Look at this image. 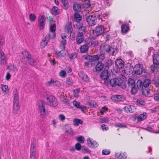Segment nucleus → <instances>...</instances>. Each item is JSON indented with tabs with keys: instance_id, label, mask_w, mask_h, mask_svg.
<instances>
[{
	"instance_id": "23",
	"label": "nucleus",
	"mask_w": 159,
	"mask_h": 159,
	"mask_svg": "<svg viewBox=\"0 0 159 159\" xmlns=\"http://www.w3.org/2000/svg\"><path fill=\"white\" fill-rule=\"evenodd\" d=\"M111 99L114 101H122L123 100L122 97L120 95H113L111 97Z\"/></svg>"
},
{
	"instance_id": "40",
	"label": "nucleus",
	"mask_w": 159,
	"mask_h": 159,
	"mask_svg": "<svg viewBox=\"0 0 159 159\" xmlns=\"http://www.w3.org/2000/svg\"><path fill=\"white\" fill-rule=\"evenodd\" d=\"M85 59L88 60V61H86L84 62V66L85 67H88L89 65V55H87L83 56Z\"/></svg>"
},
{
	"instance_id": "36",
	"label": "nucleus",
	"mask_w": 159,
	"mask_h": 159,
	"mask_svg": "<svg viewBox=\"0 0 159 159\" xmlns=\"http://www.w3.org/2000/svg\"><path fill=\"white\" fill-rule=\"evenodd\" d=\"M151 70L153 72L158 71L159 70V64H153V65H151Z\"/></svg>"
},
{
	"instance_id": "22",
	"label": "nucleus",
	"mask_w": 159,
	"mask_h": 159,
	"mask_svg": "<svg viewBox=\"0 0 159 159\" xmlns=\"http://www.w3.org/2000/svg\"><path fill=\"white\" fill-rule=\"evenodd\" d=\"M78 75L80 77L85 81H88L89 78L88 76L82 71H80L78 73Z\"/></svg>"
},
{
	"instance_id": "11",
	"label": "nucleus",
	"mask_w": 159,
	"mask_h": 159,
	"mask_svg": "<svg viewBox=\"0 0 159 159\" xmlns=\"http://www.w3.org/2000/svg\"><path fill=\"white\" fill-rule=\"evenodd\" d=\"M110 47L111 46L106 43L102 44L100 46L101 54L109 53L110 52Z\"/></svg>"
},
{
	"instance_id": "2",
	"label": "nucleus",
	"mask_w": 159,
	"mask_h": 159,
	"mask_svg": "<svg viewBox=\"0 0 159 159\" xmlns=\"http://www.w3.org/2000/svg\"><path fill=\"white\" fill-rule=\"evenodd\" d=\"M109 84L112 87L118 86L123 89L126 88L125 82L120 78H112L110 80Z\"/></svg>"
},
{
	"instance_id": "43",
	"label": "nucleus",
	"mask_w": 159,
	"mask_h": 159,
	"mask_svg": "<svg viewBox=\"0 0 159 159\" xmlns=\"http://www.w3.org/2000/svg\"><path fill=\"white\" fill-rule=\"evenodd\" d=\"M115 155L116 157H117L118 159H124L126 157V155L123 153L119 154V153H116Z\"/></svg>"
},
{
	"instance_id": "24",
	"label": "nucleus",
	"mask_w": 159,
	"mask_h": 159,
	"mask_svg": "<svg viewBox=\"0 0 159 159\" xmlns=\"http://www.w3.org/2000/svg\"><path fill=\"white\" fill-rule=\"evenodd\" d=\"M73 9L75 11L80 12L81 10V6L79 3H75L73 5Z\"/></svg>"
},
{
	"instance_id": "5",
	"label": "nucleus",
	"mask_w": 159,
	"mask_h": 159,
	"mask_svg": "<svg viewBox=\"0 0 159 159\" xmlns=\"http://www.w3.org/2000/svg\"><path fill=\"white\" fill-rule=\"evenodd\" d=\"M47 100V104L50 106L54 107H57L58 105L56 98L54 96L49 94H47L46 96Z\"/></svg>"
},
{
	"instance_id": "53",
	"label": "nucleus",
	"mask_w": 159,
	"mask_h": 159,
	"mask_svg": "<svg viewBox=\"0 0 159 159\" xmlns=\"http://www.w3.org/2000/svg\"><path fill=\"white\" fill-rule=\"evenodd\" d=\"M59 74L60 76L62 77H65L66 76V72L64 70H61L60 73Z\"/></svg>"
},
{
	"instance_id": "35",
	"label": "nucleus",
	"mask_w": 159,
	"mask_h": 159,
	"mask_svg": "<svg viewBox=\"0 0 159 159\" xmlns=\"http://www.w3.org/2000/svg\"><path fill=\"white\" fill-rule=\"evenodd\" d=\"M7 67L9 70L13 71H17L18 70V69L16 66L11 64H10L7 66Z\"/></svg>"
},
{
	"instance_id": "1",
	"label": "nucleus",
	"mask_w": 159,
	"mask_h": 159,
	"mask_svg": "<svg viewBox=\"0 0 159 159\" xmlns=\"http://www.w3.org/2000/svg\"><path fill=\"white\" fill-rule=\"evenodd\" d=\"M24 59L30 65L36 66L37 63L35 61L32 57L30 53L28 51L25 50L22 52Z\"/></svg>"
},
{
	"instance_id": "61",
	"label": "nucleus",
	"mask_w": 159,
	"mask_h": 159,
	"mask_svg": "<svg viewBox=\"0 0 159 159\" xmlns=\"http://www.w3.org/2000/svg\"><path fill=\"white\" fill-rule=\"evenodd\" d=\"M101 127L103 130H107L108 129V127L105 124L102 125Z\"/></svg>"
},
{
	"instance_id": "63",
	"label": "nucleus",
	"mask_w": 159,
	"mask_h": 159,
	"mask_svg": "<svg viewBox=\"0 0 159 159\" xmlns=\"http://www.w3.org/2000/svg\"><path fill=\"white\" fill-rule=\"evenodd\" d=\"M59 119L62 121H63L65 119V116L63 114H60L59 116Z\"/></svg>"
},
{
	"instance_id": "44",
	"label": "nucleus",
	"mask_w": 159,
	"mask_h": 159,
	"mask_svg": "<svg viewBox=\"0 0 159 159\" xmlns=\"http://www.w3.org/2000/svg\"><path fill=\"white\" fill-rule=\"evenodd\" d=\"M76 139L79 142L81 143H83L84 141V139L82 136H79L76 137Z\"/></svg>"
},
{
	"instance_id": "4",
	"label": "nucleus",
	"mask_w": 159,
	"mask_h": 159,
	"mask_svg": "<svg viewBox=\"0 0 159 159\" xmlns=\"http://www.w3.org/2000/svg\"><path fill=\"white\" fill-rule=\"evenodd\" d=\"M37 106L40 116L42 117H44L46 114V111L45 108L44 102L43 101L39 100L38 102Z\"/></svg>"
},
{
	"instance_id": "18",
	"label": "nucleus",
	"mask_w": 159,
	"mask_h": 159,
	"mask_svg": "<svg viewBox=\"0 0 159 159\" xmlns=\"http://www.w3.org/2000/svg\"><path fill=\"white\" fill-rule=\"evenodd\" d=\"M104 70H108L109 68L114 64L113 61L110 59H107L103 61Z\"/></svg>"
},
{
	"instance_id": "31",
	"label": "nucleus",
	"mask_w": 159,
	"mask_h": 159,
	"mask_svg": "<svg viewBox=\"0 0 159 159\" xmlns=\"http://www.w3.org/2000/svg\"><path fill=\"white\" fill-rule=\"evenodd\" d=\"M86 30V27L85 26H81L79 28L78 33L77 34L83 35L85 33Z\"/></svg>"
},
{
	"instance_id": "49",
	"label": "nucleus",
	"mask_w": 159,
	"mask_h": 159,
	"mask_svg": "<svg viewBox=\"0 0 159 159\" xmlns=\"http://www.w3.org/2000/svg\"><path fill=\"white\" fill-rule=\"evenodd\" d=\"M66 83L69 85H71L73 83L72 79L70 78H68L66 79Z\"/></svg>"
},
{
	"instance_id": "27",
	"label": "nucleus",
	"mask_w": 159,
	"mask_h": 159,
	"mask_svg": "<svg viewBox=\"0 0 159 159\" xmlns=\"http://www.w3.org/2000/svg\"><path fill=\"white\" fill-rule=\"evenodd\" d=\"M80 102H78L77 101L75 100L73 102V104L75 107L76 108H78L81 110L82 111H84V108H85V107H83V106H81L80 105Z\"/></svg>"
},
{
	"instance_id": "15",
	"label": "nucleus",
	"mask_w": 159,
	"mask_h": 159,
	"mask_svg": "<svg viewBox=\"0 0 159 159\" xmlns=\"http://www.w3.org/2000/svg\"><path fill=\"white\" fill-rule=\"evenodd\" d=\"M142 83V86H143L144 87H148V86L152 83L151 80L149 79H146L143 82L141 80H138L137 82V85H139L140 83Z\"/></svg>"
},
{
	"instance_id": "45",
	"label": "nucleus",
	"mask_w": 159,
	"mask_h": 159,
	"mask_svg": "<svg viewBox=\"0 0 159 159\" xmlns=\"http://www.w3.org/2000/svg\"><path fill=\"white\" fill-rule=\"evenodd\" d=\"M83 7L85 8L89 7V0H85L83 4Z\"/></svg>"
},
{
	"instance_id": "13",
	"label": "nucleus",
	"mask_w": 159,
	"mask_h": 159,
	"mask_svg": "<svg viewBox=\"0 0 159 159\" xmlns=\"http://www.w3.org/2000/svg\"><path fill=\"white\" fill-rule=\"evenodd\" d=\"M46 18L44 15H41L38 17V26L40 30L43 29L45 24Z\"/></svg>"
},
{
	"instance_id": "28",
	"label": "nucleus",
	"mask_w": 159,
	"mask_h": 159,
	"mask_svg": "<svg viewBox=\"0 0 159 159\" xmlns=\"http://www.w3.org/2000/svg\"><path fill=\"white\" fill-rule=\"evenodd\" d=\"M36 157V149L34 148V147L30 148V159H35Z\"/></svg>"
},
{
	"instance_id": "33",
	"label": "nucleus",
	"mask_w": 159,
	"mask_h": 159,
	"mask_svg": "<svg viewBox=\"0 0 159 159\" xmlns=\"http://www.w3.org/2000/svg\"><path fill=\"white\" fill-rule=\"evenodd\" d=\"M147 116V113H143L142 114H140L139 116L137 117L138 120L140 121L145 119Z\"/></svg>"
},
{
	"instance_id": "58",
	"label": "nucleus",
	"mask_w": 159,
	"mask_h": 159,
	"mask_svg": "<svg viewBox=\"0 0 159 159\" xmlns=\"http://www.w3.org/2000/svg\"><path fill=\"white\" fill-rule=\"evenodd\" d=\"M2 89L3 91L6 92L8 88V86L7 85L2 84L1 85Z\"/></svg>"
},
{
	"instance_id": "47",
	"label": "nucleus",
	"mask_w": 159,
	"mask_h": 159,
	"mask_svg": "<svg viewBox=\"0 0 159 159\" xmlns=\"http://www.w3.org/2000/svg\"><path fill=\"white\" fill-rule=\"evenodd\" d=\"M114 125L115 127L121 128H126L127 127V126L123 124L120 123L115 124Z\"/></svg>"
},
{
	"instance_id": "26",
	"label": "nucleus",
	"mask_w": 159,
	"mask_h": 159,
	"mask_svg": "<svg viewBox=\"0 0 159 159\" xmlns=\"http://www.w3.org/2000/svg\"><path fill=\"white\" fill-rule=\"evenodd\" d=\"M93 38V39H91L90 38V47H95L97 45L98 42V41L95 40L94 39L95 37H92Z\"/></svg>"
},
{
	"instance_id": "20",
	"label": "nucleus",
	"mask_w": 159,
	"mask_h": 159,
	"mask_svg": "<svg viewBox=\"0 0 159 159\" xmlns=\"http://www.w3.org/2000/svg\"><path fill=\"white\" fill-rule=\"evenodd\" d=\"M19 101L13 102L12 112L14 114H17L20 109Z\"/></svg>"
},
{
	"instance_id": "34",
	"label": "nucleus",
	"mask_w": 159,
	"mask_h": 159,
	"mask_svg": "<svg viewBox=\"0 0 159 159\" xmlns=\"http://www.w3.org/2000/svg\"><path fill=\"white\" fill-rule=\"evenodd\" d=\"M110 52H109V54L112 56H115V55L117 53L118 51L116 48H114L111 46L110 47Z\"/></svg>"
},
{
	"instance_id": "56",
	"label": "nucleus",
	"mask_w": 159,
	"mask_h": 159,
	"mask_svg": "<svg viewBox=\"0 0 159 159\" xmlns=\"http://www.w3.org/2000/svg\"><path fill=\"white\" fill-rule=\"evenodd\" d=\"M66 133H68L71 136H73L74 134V132L73 131L71 128H70L69 129L66 130Z\"/></svg>"
},
{
	"instance_id": "57",
	"label": "nucleus",
	"mask_w": 159,
	"mask_h": 159,
	"mask_svg": "<svg viewBox=\"0 0 159 159\" xmlns=\"http://www.w3.org/2000/svg\"><path fill=\"white\" fill-rule=\"evenodd\" d=\"M90 106L96 108L98 107V104L97 103L94 102H90Z\"/></svg>"
},
{
	"instance_id": "41",
	"label": "nucleus",
	"mask_w": 159,
	"mask_h": 159,
	"mask_svg": "<svg viewBox=\"0 0 159 159\" xmlns=\"http://www.w3.org/2000/svg\"><path fill=\"white\" fill-rule=\"evenodd\" d=\"M14 100L13 102L19 101V97L17 89H16L13 93Z\"/></svg>"
},
{
	"instance_id": "25",
	"label": "nucleus",
	"mask_w": 159,
	"mask_h": 159,
	"mask_svg": "<svg viewBox=\"0 0 159 159\" xmlns=\"http://www.w3.org/2000/svg\"><path fill=\"white\" fill-rule=\"evenodd\" d=\"M84 39L83 35L77 34L76 36V41L77 43L80 44L81 43L84 41Z\"/></svg>"
},
{
	"instance_id": "50",
	"label": "nucleus",
	"mask_w": 159,
	"mask_h": 159,
	"mask_svg": "<svg viewBox=\"0 0 159 159\" xmlns=\"http://www.w3.org/2000/svg\"><path fill=\"white\" fill-rule=\"evenodd\" d=\"M80 88H77L74 90V95L75 97H78L79 96V93L80 92Z\"/></svg>"
},
{
	"instance_id": "10",
	"label": "nucleus",
	"mask_w": 159,
	"mask_h": 159,
	"mask_svg": "<svg viewBox=\"0 0 159 159\" xmlns=\"http://www.w3.org/2000/svg\"><path fill=\"white\" fill-rule=\"evenodd\" d=\"M104 32V28L102 25L96 27L95 30H92V34H93L95 37H96L97 35H99L102 34Z\"/></svg>"
},
{
	"instance_id": "60",
	"label": "nucleus",
	"mask_w": 159,
	"mask_h": 159,
	"mask_svg": "<svg viewBox=\"0 0 159 159\" xmlns=\"http://www.w3.org/2000/svg\"><path fill=\"white\" fill-rule=\"evenodd\" d=\"M153 84L157 87H159V78L157 80H155L153 81Z\"/></svg>"
},
{
	"instance_id": "3",
	"label": "nucleus",
	"mask_w": 159,
	"mask_h": 159,
	"mask_svg": "<svg viewBox=\"0 0 159 159\" xmlns=\"http://www.w3.org/2000/svg\"><path fill=\"white\" fill-rule=\"evenodd\" d=\"M127 84L129 87L131 89L130 90L131 93L133 95H135L138 91V88L136 86L134 80L132 78L128 79L127 81Z\"/></svg>"
},
{
	"instance_id": "48",
	"label": "nucleus",
	"mask_w": 159,
	"mask_h": 159,
	"mask_svg": "<svg viewBox=\"0 0 159 159\" xmlns=\"http://www.w3.org/2000/svg\"><path fill=\"white\" fill-rule=\"evenodd\" d=\"M29 18L30 20L33 22H34L36 19V16L32 13L30 15Z\"/></svg>"
},
{
	"instance_id": "19",
	"label": "nucleus",
	"mask_w": 159,
	"mask_h": 159,
	"mask_svg": "<svg viewBox=\"0 0 159 159\" xmlns=\"http://www.w3.org/2000/svg\"><path fill=\"white\" fill-rule=\"evenodd\" d=\"M116 67L117 69H120L123 68L124 66V63L123 60L121 59H117L115 62Z\"/></svg>"
},
{
	"instance_id": "39",
	"label": "nucleus",
	"mask_w": 159,
	"mask_h": 159,
	"mask_svg": "<svg viewBox=\"0 0 159 159\" xmlns=\"http://www.w3.org/2000/svg\"><path fill=\"white\" fill-rule=\"evenodd\" d=\"M74 125L75 126L79 125L80 124H82L83 122L81 120L79 119H75L73 121Z\"/></svg>"
},
{
	"instance_id": "54",
	"label": "nucleus",
	"mask_w": 159,
	"mask_h": 159,
	"mask_svg": "<svg viewBox=\"0 0 159 159\" xmlns=\"http://www.w3.org/2000/svg\"><path fill=\"white\" fill-rule=\"evenodd\" d=\"M108 120V119L107 117H103L99 119V121L102 123L107 122Z\"/></svg>"
},
{
	"instance_id": "7",
	"label": "nucleus",
	"mask_w": 159,
	"mask_h": 159,
	"mask_svg": "<svg viewBox=\"0 0 159 159\" xmlns=\"http://www.w3.org/2000/svg\"><path fill=\"white\" fill-rule=\"evenodd\" d=\"M90 26H94L96 24V20H97V18H98L99 20L101 19L102 20V19L101 17H100L99 14L98 13V11H95V12L93 13H92L91 12L90 13Z\"/></svg>"
},
{
	"instance_id": "59",
	"label": "nucleus",
	"mask_w": 159,
	"mask_h": 159,
	"mask_svg": "<svg viewBox=\"0 0 159 159\" xmlns=\"http://www.w3.org/2000/svg\"><path fill=\"white\" fill-rule=\"evenodd\" d=\"M110 153V151L106 149L103 150L102 151V154L104 155H108Z\"/></svg>"
},
{
	"instance_id": "16",
	"label": "nucleus",
	"mask_w": 159,
	"mask_h": 159,
	"mask_svg": "<svg viewBox=\"0 0 159 159\" xmlns=\"http://www.w3.org/2000/svg\"><path fill=\"white\" fill-rule=\"evenodd\" d=\"M110 75V72L107 70H104L100 74V77L101 79L106 80L109 78Z\"/></svg>"
},
{
	"instance_id": "9",
	"label": "nucleus",
	"mask_w": 159,
	"mask_h": 159,
	"mask_svg": "<svg viewBox=\"0 0 159 159\" xmlns=\"http://www.w3.org/2000/svg\"><path fill=\"white\" fill-rule=\"evenodd\" d=\"M134 70V73L137 75L141 74L143 72L145 73V70L143 69V66L140 64H137L133 68Z\"/></svg>"
},
{
	"instance_id": "30",
	"label": "nucleus",
	"mask_w": 159,
	"mask_h": 159,
	"mask_svg": "<svg viewBox=\"0 0 159 159\" xmlns=\"http://www.w3.org/2000/svg\"><path fill=\"white\" fill-rule=\"evenodd\" d=\"M60 11L59 10L58 8L57 7L54 6L52 9L51 10V13L54 15H56L59 14Z\"/></svg>"
},
{
	"instance_id": "51",
	"label": "nucleus",
	"mask_w": 159,
	"mask_h": 159,
	"mask_svg": "<svg viewBox=\"0 0 159 159\" xmlns=\"http://www.w3.org/2000/svg\"><path fill=\"white\" fill-rule=\"evenodd\" d=\"M68 56L70 59H72L76 57L77 54L75 52H74L69 54Z\"/></svg>"
},
{
	"instance_id": "62",
	"label": "nucleus",
	"mask_w": 159,
	"mask_h": 159,
	"mask_svg": "<svg viewBox=\"0 0 159 159\" xmlns=\"http://www.w3.org/2000/svg\"><path fill=\"white\" fill-rule=\"evenodd\" d=\"M136 102L137 103L141 105H143L144 104L145 102L144 101L139 99H138L136 101Z\"/></svg>"
},
{
	"instance_id": "55",
	"label": "nucleus",
	"mask_w": 159,
	"mask_h": 159,
	"mask_svg": "<svg viewBox=\"0 0 159 159\" xmlns=\"http://www.w3.org/2000/svg\"><path fill=\"white\" fill-rule=\"evenodd\" d=\"M124 109L126 112H131L132 109L130 106H125Z\"/></svg>"
},
{
	"instance_id": "21",
	"label": "nucleus",
	"mask_w": 159,
	"mask_h": 159,
	"mask_svg": "<svg viewBox=\"0 0 159 159\" xmlns=\"http://www.w3.org/2000/svg\"><path fill=\"white\" fill-rule=\"evenodd\" d=\"M50 39H52L51 37L47 35L45 37L41 42V46L43 47H45L48 44Z\"/></svg>"
},
{
	"instance_id": "32",
	"label": "nucleus",
	"mask_w": 159,
	"mask_h": 159,
	"mask_svg": "<svg viewBox=\"0 0 159 159\" xmlns=\"http://www.w3.org/2000/svg\"><path fill=\"white\" fill-rule=\"evenodd\" d=\"M98 143L96 141L92 139L90 140V147L95 148L98 146Z\"/></svg>"
},
{
	"instance_id": "46",
	"label": "nucleus",
	"mask_w": 159,
	"mask_h": 159,
	"mask_svg": "<svg viewBox=\"0 0 159 159\" xmlns=\"http://www.w3.org/2000/svg\"><path fill=\"white\" fill-rule=\"evenodd\" d=\"M63 4L62 7L65 10H67L69 8V3L67 1L62 2Z\"/></svg>"
},
{
	"instance_id": "6",
	"label": "nucleus",
	"mask_w": 159,
	"mask_h": 159,
	"mask_svg": "<svg viewBox=\"0 0 159 159\" xmlns=\"http://www.w3.org/2000/svg\"><path fill=\"white\" fill-rule=\"evenodd\" d=\"M62 38V40L61 41V43L60 44V47L62 49L61 51H56V53L58 56L60 57H63L64 55L62 53V51L65 50V46L66 43V37L65 35H62L61 36Z\"/></svg>"
},
{
	"instance_id": "17",
	"label": "nucleus",
	"mask_w": 159,
	"mask_h": 159,
	"mask_svg": "<svg viewBox=\"0 0 159 159\" xmlns=\"http://www.w3.org/2000/svg\"><path fill=\"white\" fill-rule=\"evenodd\" d=\"M56 25L55 24H53L50 27V32L47 35H49L52 39H53L55 36V31L56 30Z\"/></svg>"
},
{
	"instance_id": "37",
	"label": "nucleus",
	"mask_w": 159,
	"mask_h": 159,
	"mask_svg": "<svg viewBox=\"0 0 159 159\" xmlns=\"http://www.w3.org/2000/svg\"><path fill=\"white\" fill-rule=\"evenodd\" d=\"M89 49V46L87 45H84L81 46L80 48V52L82 53L88 51Z\"/></svg>"
},
{
	"instance_id": "42",
	"label": "nucleus",
	"mask_w": 159,
	"mask_h": 159,
	"mask_svg": "<svg viewBox=\"0 0 159 159\" xmlns=\"http://www.w3.org/2000/svg\"><path fill=\"white\" fill-rule=\"evenodd\" d=\"M121 33L122 34H125L129 30L128 27L125 24H123L121 26Z\"/></svg>"
},
{
	"instance_id": "12",
	"label": "nucleus",
	"mask_w": 159,
	"mask_h": 159,
	"mask_svg": "<svg viewBox=\"0 0 159 159\" xmlns=\"http://www.w3.org/2000/svg\"><path fill=\"white\" fill-rule=\"evenodd\" d=\"M142 83H140L139 85H137L138 89L140 90L142 92V94L144 96H147L148 95L149 93H150V89H149L148 87H144L143 86H142Z\"/></svg>"
},
{
	"instance_id": "52",
	"label": "nucleus",
	"mask_w": 159,
	"mask_h": 159,
	"mask_svg": "<svg viewBox=\"0 0 159 159\" xmlns=\"http://www.w3.org/2000/svg\"><path fill=\"white\" fill-rule=\"evenodd\" d=\"M82 146L79 143H76L75 145V148L76 150L79 151L81 150Z\"/></svg>"
},
{
	"instance_id": "14",
	"label": "nucleus",
	"mask_w": 159,
	"mask_h": 159,
	"mask_svg": "<svg viewBox=\"0 0 159 159\" xmlns=\"http://www.w3.org/2000/svg\"><path fill=\"white\" fill-rule=\"evenodd\" d=\"M104 68L103 63L101 61H98L95 69L93 70V72L96 73H99Z\"/></svg>"
},
{
	"instance_id": "38",
	"label": "nucleus",
	"mask_w": 159,
	"mask_h": 159,
	"mask_svg": "<svg viewBox=\"0 0 159 159\" xmlns=\"http://www.w3.org/2000/svg\"><path fill=\"white\" fill-rule=\"evenodd\" d=\"M90 62H91V64H93V62L94 61H97L98 60V55H96L94 56L90 55Z\"/></svg>"
},
{
	"instance_id": "8",
	"label": "nucleus",
	"mask_w": 159,
	"mask_h": 159,
	"mask_svg": "<svg viewBox=\"0 0 159 159\" xmlns=\"http://www.w3.org/2000/svg\"><path fill=\"white\" fill-rule=\"evenodd\" d=\"M65 30L66 32L70 34L71 39L72 40H74L75 36V33L73 32L72 25L71 22H70L65 27Z\"/></svg>"
},
{
	"instance_id": "29",
	"label": "nucleus",
	"mask_w": 159,
	"mask_h": 159,
	"mask_svg": "<svg viewBox=\"0 0 159 159\" xmlns=\"http://www.w3.org/2000/svg\"><path fill=\"white\" fill-rule=\"evenodd\" d=\"M74 20L76 22H80L82 20V17L80 14L77 13H75L74 14Z\"/></svg>"
},
{
	"instance_id": "64",
	"label": "nucleus",
	"mask_w": 159,
	"mask_h": 159,
	"mask_svg": "<svg viewBox=\"0 0 159 159\" xmlns=\"http://www.w3.org/2000/svg\"><path fill=\"white\" fill-rule=\"evenodd\" d=\"M107 109L106 106L103 107L100 111L101 115H103L106 109Z\"/></svg>"
}]
</instances>
